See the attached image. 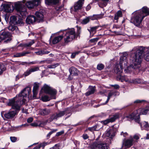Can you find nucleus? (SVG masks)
I'll return each mask as SVG.
<instances>
[{
  "label": "nucleus",
  "instance_id": "47",
  "mask_svg": "<svg viewBox=\"0 0 149 149\" xmlns=\"http://www.w3.org/2000/svg\"><path fill=\"white\" fill-rule=\"evenodd\" d=\"M99 27L98 26H96L94 27H92L91 28L90 30H89V29H88V31L91 32H93V31H95Z\"/></svg>",
  "mask_w": 149,
  "mask_h": 149
},
{
  "label": "nucleus",
  "instance_id": "11",
  "mask_svg": "<svg viewBox=\"0 0 149 149\" xmlns=\"http://www.w3.org/2000/svg\"><path fill=\"white\" fill-rule=\"evenodd\" d=\"M139 111V109L137 111H135L132 114L126 116L127 119L129 120L134 119L136 122L139 123L140 122L139 114L137 113V112Z\"/></svg>",
  "mask_w": 149,
  "mask_h": 149
},
{
  "label": "nucleus",
  "instance_id": "22",
  "mask_svg": "<svg viewBox=\"0 0 149 149\" xmlns=\"http://www.w3.org/2000/svg\"><path fill=\"white\" fill-rule=\"evenodd\" d=\"M11 6V5L9 3L3 4L2 7L3 8L4 10L6 12H10L12 11Z\"/></svg>",
  "mask_w": 149,
  "mask_h": 149
},
{
  "label": "nucleus",
  "instance_id": "10",
  "mask_svg": "<svg viewBox=\"0 0 149 149\" xmlns=\"http://www.w3.org/2000/svg\"><path fill=\"white\" fill-rule=\"evenodd\" d=\"M116 78L117 80L120 81H125L126 82L133 83H139V79H127L125 76H123L122 74H117Z\"/></svg>",
  "mask_w": 149,
  "mask_h": 149
},
{
  "label": "nucleus",
  "instance_id": "15",
  "mask_svg": "<svg viewBox=\"0 0 149 149\" xmlns=\"http://www.w3.org/2000/svg\"><path fill=\"white\" fill-rule=\"evenodd\" d=\"M94 148L95 149H107V146L105 143H94L93 144Z\"/></svg>",
  "mask_w": 149,
  "mask_h": 149
},
{
  "label": "nucleus",
  "instance_id": "63",
  "mask_svg": "<svg viewBox=\"0 0 149 149\" xmlns=\"http://www.w3.org/2000/svg\"><path fill=\"white\" fill-rule=\"evenodd\" d=\"M114 28L116 29H120V30H121L122 29L120 26L117 25H115L114 26Z\"/></svg>",
  "mask_w": 149,
  "mask_h": 149
},
{
  "label": "nucleus",
  "instance_id": "42",
  "mask_svg": "<svg viewBox=\"0 0 149 149\" xmlns=\"http://www.w3.org/2000/svg\"><path fill=\"white\" fill-rule=\"evenodd\" d=\"M143 53H144V54H145V53L146 54L144 57L145 60L148 61H149V51H148L147 52H146L144 50Z\"/></svg>",
  "mask_w": 149,
  "mask_h": 149
},
{
  "label": "nucleus",
  "instance_id": "3",
  "mask_svg": "<svg viewBox=\"0 0 149 149\" xmlns=\"http://www.w3.org/2000/svg\"><path fill=\"white\" fill-rule=\"evenodd\" d=\"M149 15V9L144 7L142 10L138 12L137 15L134 18L133 23L136 26H139L143 18L147 15Z\"/></svg>",
  "mask_w": 149,
  "mask_h": 149
},
{
  "label": "nucleus",
  "instance_id": "35",
  "mask_svg": "<svg viewBox=\"0 0 149 149\" xmlns=\"http://www.w3.org/2000/svg\"><path fill=\"white\" fill-rule=\"evenodd\" d=\"M101 127H100L97 124L93 127H88V130L91 131L92 132L93 131H97L99 130Z\"/></svg>",
  "mask_w": 149,
  "mask_h": 149
},
{
  "label": "nucleus",
  "instance_id": "60",
  "mask_svg": "<svg viewBox=\"0 0 149 149\" xmlns=\"http://www.w3.org/2000/svg\"><path fill=\"white\" fill-rule=\"evenodd\" d=\"M121 135H123L124 137H125L128 135V134L126 132H122L121 133Z\"/></svg>",
  "mask_w": 149,
  "mask_h": 149
},
{
  "label": "nucleus",
  "instance_id": "46",
  "mask_svg": "<svg viewBox=\"0 0 149 149\" xmlns=\"http://www.w3.org/2000/svg\"><path fill=\"white\" fill-rule=\"evenodd\" d=\"M16 27L12 25H10L8 27V29L9 30L13 31H14L16 28Z\"/></svg>",
  "mask_w": 149,
  "mask_h": 149
},
{
  "label": "nucleus",
  "instance_id": "30",
  "mask_svg": "<svg viewBox=\"0 0 149 149\" xmlns=\"http://www.w3.org/2000/svg\"><path fill=\"white\" fill-rule=\"evenodd\" d=\"M100 1L98 3L99 7L103 8L104 6H105L107 4V2L109 0H100Z\"/></svg>",
  "mask_w": 149,
  "mask_h": 149
},
{
  "label": "nucleus",
  "instance_id": "53",
  "mask_svg": "<svg viewBox=\"0 0 149 149\" xmlns=\"http://www.w3.org/2000/svg\"><path fill=\"white\" fill-rule=\"evenodd\" d=\"M6 125L7 126H8V127H7L5 126V125H3V127L4 128V129L6 130H9V129L10 128V124L9 123H7Z\"/></svg>",
  "mask_w": 149,
  "mask_h": 149
},
{
  "label": "nucleus",
  "instance_id": "6",
  "mask_svg": "<svg viewBox=\"0 0 149 149\" xmlns=\"http://www.w3.org/2000/svg\"><path fill=\"white\" fill-rule=\"evenodd\" d=\"M25 0H23L22 3H24ZM15 6L16 9L18 13H19L22 16H25L27 13L26 8L22 3L21 1H19L15 3Z\"/></svg>",
  "mask_w": 149,
  "mask_h": 149
},
{
  "label": "nucleus",
  "instance_id": "13",
  "mask_svg": "<svg viewBox=\"0 0 149 149\" xmlns=\"http://www.w3.org/2000/svg\"><path fill=\"white\" fill-rule=\"evenodd\" d=\"M42 89L44 91L45 93L48 94L50 95H55L56 93V91L55 89L46 84L44 85Z\"/></svg>",
  "mask_w": 149,
  "mask_h": 149
},
{
  "label": "nucleus",
  "instance_id": "57",
  "mask_svg": "<svg viewBox=\"0 0 149 149\" xmlns=\"http://www.w3.org/2000/svg\"><path fill=\"white\" fill-rule=\"evenodd\" d=\"M59 145L57 144H56L54 147L51 148L50 149H59Z\"/></svg>",
  "mask_w": 149,
  "mask_h": 149
},
{
  "label": "nucleus",
  "instance_id": "5",
  "mask_svg": "<svg viewBox=\"0 0 149 149\" xmlns=\"http://www.w3.org/2000/svg\"><path fill=\"white\" fill-rule=\"evenodd\" d=\"M9 102L8 103V106H12V108L13 109L10 110L7 113H5V111H3L1 112V114L2 117L4 120H7L8 119H12L17 114L20 108L17 109L15 107H14L13 105H9Z\"/></svg>",
  "mask_w": 149,
  "mask_h": 149
},
{
  "label": "nucleus",
  "instance_id": "54",
  "mask_svg": "<svg viewBox=\"0 0 149 149\" xmlns=\"http://www.w3.org/2000/svg\"><path fill=\"white\" fill-rule=\"evenodd\" d=\"M64 133V131L63 130H62L60 132H58L56 133V136H59L63 134Z\"/></svg>",
  "mask_w": 149,
  "mask_h": 149
},
{
  "label": "nucleus",
  "instance_id": "16",
  "mask_svg": "<svg viewBox=\"0 0 149 149\" xmlns=\"http://www.w3.org/2000/svg\"><path fill=\"white\" fill-rule=\"evenodd\" d=\"M84 0H79L74 6V11H77L81 9L84 3Z\"/></svg>",
  "mask_w": 149,
  "mask_h": 149
},
{
  "label": "nucleus",
  "instance_id": "41",
  "mask_svg": "<svg viewBox=\"0 0 149 149\" xmlns=\"http://www.w3.org/2000/svg\"><path fill=\"white\" fill-rule=\"evenodd\" d=\"M34 42L33 41H32L30 42L24 44H20L19 46L22 47V46H24V47H30L31 46L32 44H33V43H34Z\"/></svg>",
  "mask_w": 149,
  "mask_h": 149
},
{
  "label": "nucleus",
  "instance_id": "17",
  "mask_svg": "<svg viewBox=\"0 0 149 149\" xmlns=\"http://www.w3.org/2000/svg\"><path fill=\"white\" fill-rule=\"evenodd\" d=\"M39 70L38 67H34L31 68H29L25 72L24 75L25 76H27L29 75L31 72L37 71Z\"/></svg>",
  "mask_w": 149,
  "mask_h": 149
},
{
  "label": "nucleus",
  "instance_id": "40",
  "mask_svg": "<svg viewBox=\"0 0 149 149\" xmlns=\"http://www.w3.org/2000/svg\"><path fill=\"white\" fill-rule=\"evenodd\" d=\"M116 92H110V93H109L108 94V98L107 99V100L105 103L103 104H106L107 103H108L110 99V98L112 96V95H113Z\"/></svg>",
  "mask_w": 149,
  "mask_h": 149
},
{
  "label": "nucleus",
  "instance_id": "44",
  "mask_svg": "<svg viewBox=\"0 0 149 149\" xmlns=\"http://www.w3.org/2000/svg\"><path fill=\"white\" fill-rule=\"evenodd\" d=\"M104 67V65L102 63H99L97 64V68L99 70H101L103 69Z\"/></svg>",
  "mask_w": 149,
  "mask_h": 149
},
{
  "label": "nucleus",
  "instance_id": "59",
  "mask_svg": "<svg viewBox=\"0 0 149 149\" xmlns=\"http://www.w3.org/2000/svg\"><path fill=\"white\" fill-rule=\"evenodd\" d=\"M82 137L84 139H86L88 138V136L87 134H83Z\"/></svg>",
  "mask_w": 149,
  "mask_h": 149
},
{
  "label": "nucleus",
  "instance_id": "20",
  "mask_svg": "<svg viewBox=\"0 0 149 149\" xmlns=\"http://www.w3.org/2000/svg\"><path fill=\"white\" fill-rule=\"evenodd\" d=\"M36 19L35 16L30 15L28 17L26 20V22L29 24H32L35 22Z\"/></svg>",
  "mask_w": 149,
  "mask_h": 149
},
{
  "label": "nucleus",
  "instance_id": "33",
  "mask_svg": "<svg viewBox=\"0 0 149 149\" xmlns=\"http://www.w3.org/2000/svg\"><path fill=\"white\" fill-rule=\"evenodd\" d=\"M133 139L132 138L128 139L126 141L125 143V146L127 147H130L133 144Z\"/></svg>",
  "mask_w": 149,
  "mask_h": 149
},
{
  "label": "nucleus",
  "instance_id": "37",
  "mask_svg": "<svg viewBox=\"0 0 149 149\" xmlns=\"http://www.w3.org/2000/svg\"><path fill=\"white\" fill-rule=\"evenodd\" d=\"M92 20L95 19H98L102 18L103 17V14L94 15L93 16H91Z\"/></svg>",
  "mask_w": 149,
  "mask_h": 149
},
{
  "label": "nucleus",
  "instance_id": "50",
  "mask_svg": "<svg viewBox=\"0 0 149 149\" xmlns=\"http://www.w3.org/2000/svg\"><path fill=\"white\" fill-rule=\"evenodd\" d=\"M146 101L144 100H137L134 101V103H140L142 102H145Z\"/></svg>",
  "mask_w": 149,
  "mask_h": 149
},
{
  "label": "nucleus",
  "instance_id": "4",
  "mask_svg": "<svg viewBox=\"0 0 149 149\" xmlns=\"http://www.w3.org/2000/svg\"><path fill=\"white\" fill-rule=\"evenodd\" d=\"M128 57V54L126 53L124 54L120 58L119 64H117L115 65L114 68V70L115 73L117 74H122L123 72V66H127V58Z\"/></svg>",
  "mask_w": 149,
  "mask_h": 149
},
{
  "label": "nucleus",
  "instance_id": "29",
  "mask_svg": "<svg viewBox=\"0 0 149 149\" xmlns=\"http://www.w3.org/2000/svg\"><path fill=\"white\" fill-rule=\"evenodd\" d=\"M71 75H77L78 74V70L74 67H72L69 70Z\"/></svg>",
  "mask_w": 149,
  "mask_h": 149
},
{
  "label": "nucleus",
  "instance_id": "55",
  "mask_svg": "<svg viewBox=\"0 0 149 149\" xmlns=\"http://www.w3.org/2000/svg\"><path fill=\"white\" fill-rule=\"evenodd\" d=\"M149 111V110L148 109H144L142 111V114L146 115Z\"/></svg>",
  "mask_w": 149,
  "mask_h": 149
},
{
  "label": "nucleus",
  "instance_id": "7",
  "mask_svg": "<svg viewBox=\"0 0 149 149\" xmlns=\"http://www.w3.org/2000/svg\"><path fill=\"white\" fill-rule=\"evenodd\" d=\"M75 36V32L74 29H71L67 30L64 37L65 43L67 44L71 41L74 38Z\"/></svg>",
  "mask_w": 149,
  "mask_h": 149
},
{
  "label": "nucleus",
  "instance_id": "36",
  "mask_svg": "<svg viewBox=\"0 0 149 149\" xmlns=\"http://www.w3.org/2000/svg\"><path fill=\"white\" fill-rule=\"evenodd\" d=\"M92 18L91 16L86 17L83 19L81 23L83 24H86L89 22L90 19L92 20Z\"/></svg>",
  "mask_w": 149,
  "mask_h": 149
},
{
  "label": "nucleus",
  "instance_id": "12",
  "mask_svg": "<svg viewBox=\"0 0 149 149\" xmlns=\"http://www.w3.org/2000/svg\"><path fill=\"white\" fill-rule=\"evenodd\" d=\"M120 116V114L118 113L110 115L109 118L103 121V123L104 125H106L109 123L113 122L115 121L116 119L119 118Z\"/></svg>",
  "mask_w": 149,
  "mask_h": 149
},
{
  "label": "nucleus",
  "instance_id": "62",
  "mask_svg": "<svg viewBox=\"0 0 149 149\" xmlns=\"http://www.w3.org/2000/svg\"><path fill=\"white\" fill-rule=\"evenodd\" d=\"M134 138L136 140H138L139 139V136L138 135H135L134 136Z\"/></svg>",
  "mask_w": 149,
  "mask_h": 149
},
{
  "label": "nucleus",
  "instance_id": "45",
  "mask_svg": "<svg viewBox=\"0 0 149 149\" xmlns=\"http://www.w3.org/2000/svg\"><path fill=\"white\" fill-rule=\"evenodd\" d=\"M6 69V68L3 64H0V75L2 74L4 71Z\"/></svg>",
  "mask_w": 149,
  "mask_h": 149
},
{
  "label": "nucleus",
  "instance_id": "31",
  "mask_svg": "<svg viewBox=\"0 0 149 149\" xmlns=\"http://www.w3.org/2000/svg\"><path fill=\"white\" fill-rule=\"evenodd\" d=\"M95 91V87L90 86L89 87L88 91L86 93V96L93 94Z\"/></svg>",
  "mask_w": 149,
  "mask_h": 149
},
{
  "label": "nucleus",
  "instance_id": "19",
  "mask_svg": "<svg viewBox=\"0 0 149 149\" xmlns=\"http://www.w3.org/2000/svg\"><path fill=\"white\" fill-rule=\"evenodd\" d=\"M105 134L106 136L112 138L115 136V132L113 129H109L107 130Z\"/></svg>",
  "mask_w": 149,
  "mask_h": 149
},
{
  "label": "nucleus",
  "instance_id": "28",
  "mask_svg": "<svg viewBox=\"0 0 149 149\" xmlns=\"http://www.w3.org/2000/svg\"><path fill=\"white\" fill-rule=\"evenodd\" d=\"M59 1V0H45V4L48 5L56 4Z\"/></svg>",
  "mask_w": 149,
  "mask_h": 149
},
{
  "label": "nucleus",
  "instance_id": "2",
  "mask_svg": "<svg viewBox=\"0 0 149 149\" xmlns=\"http://www.w3.org/2000/svg\"><path fill=\"white\" fill-rule=\"evenodd\" d=\"M144 50L146 52L149 51V47H134L132 50V51H136L132 58L134 66L136 67L137 69H139L140 64L142 61Z\"/></svg>",
  "mask_w": 149,
  "mask_h": 149
},
{
  "label": "nucleus",
  "instance_id": "52",
  "mask_svg": "<svg viewBox=\"0 0 149 149\" xmlns=\"http://www.w3.org/2000/svg\"><path fill=\"white\" fill-rule=\"evenodd\" d=\"M80 52H77L74 53H73L72 54L71 56V57L72 58H74L75 57V56L78 54Z\"/></svg>",
  "mask_w": 149,
  "mask_h": 149
},
{
  "label": "nucleus",
  "instance_id": "26",
  "mask_svg": "<svg viewBox=\"0 0 149 149\" xmlns=\"http://www.w3.org/2000/svg\"><path fill=\"white\" fill-rule=\"evenodd\" d=\"M35 14L37 16V19L38 20L40 21L43 20L44 18L43 12L40 10L39 11L36 12L35 13Z\"/></svg>",
  "mask_w": 149,
  "mask_h": 149
},
{
  "label": "nucleus",
  "instance_id": "51",
  "mask_svg": "<svg viewBox=\"0 0 149 149\" xmlns=\"http://www.w3.org/2000/svg\"><path fill=\"white\" fill-rule=\"evenodd\" d=\"M10 139L11 141L13 142H15L17 139L16 137L15 136H11L10 137Z\"/></svg>",
  "mask_w": 149,
  "mask_h": 149
},
{
  "label": "nucleus",
  "instance_id": "14",
  "mask_svg": "<svg viewBox=\"0 0 149 149\" xmlns=\"http://www.w3.org/2000/svg\"><path fill=\"white\" fill-rule=\"evenodd\" d=\"M41 0H33L29 1L26 3V5L29 8H32L34 6H38L40 3Z\"/></svg>",
  "mask_w": 149,
  "mask_h": 149
},
{
  "label": "nucleus",
  "instance_id": "49",
  "mask_svg": "<svg viewBox=\"0 0 149 149\" xmlns=\"http://www.w3.org/2000/svg\"><path fill=\"white\" fill-rule=\"evenodd\" d=\"M23 24V21L21 19L18 18L17 20V23L16 24L21 25L22 24Z\"/></svg>",
  "mask_w": 149,
  "mask_h": 149
},
{
  "label": "nucleus",
  "instance_id": "23",
  "mask_svg": "<svg viewBox=\"0 0 149 149\" xmlns=\"http://www.w3.org/2000/svg\"><path fill=\"white\" fill-rule=\"evenodd\" d=\"M63 38V36L62 35L55 37L52 40L53 44H55L58 43L61 41Z\"/></svg>",
  "mask_w": 149,
  "mask_h": 149
},
{
  "label": "nucleus",
  "instance_id": "25",
  "mask_svg": "<svg viewBox=\"0 0 149 149\" xmlns=\"http://www.w3.org/2000/svg\"><path fill=\"white\" fill-rule=\"evenodd\" d=\"M31 52H23L20 53H17L13 55V57H19L25 56L27 54H29Z\"/></svg>",
  "mask_w": 149,
  "mask_h": 149
},
{
  "label": "nucleus",
  "instance_id": "39",
  "mask_svg": "<svg viewBox=\"0 0 149 149\" xmlns=\"http://www.w3.org/2000/svg\"><path fill=\"white\" fill-rule=\"evenodd\" d=\"M35 53L38 55H42L44 54H48L49 53V52L46 50H40L36 52Z\"/></svg>",
  "mask_w": 149,
  "mask_h": 149
},
{
  "label": "nucleus",
  "instance_id": "38",
  "mask_svg": "<svg viewBox=\"0 0 149 149\" xmlns=\"http://www.w3.org/2000/svg\"><path fill=\"white\" fill-rule=\"evenodd\" d=\"M17 18L14 16H11L10 18V23L13 24L14 25L16 24L17 23Z\"/></svg>",
  "mask_w": 149,
  "mask_h": 149
},
{
  "label": "nucleus",
  "instance_id": "43",
  "mask_svg": "<svg viewBox=\"0 0 149 149\" xmlns=\"http://www.w3.org/2000/svg\"><path fill=\"white\" fill-rule=\"evenodd\" d=\"M47 145V143H41L40 145L36 146L33 149H39L41 147H42L44 148L45 146Z\"/></svg>",
  "mask_w": 149,
  "mask_h": 149
},
{
  "label": "nucleus",
  "instance_id": "58",
  "mask_svg": "<svg viewBox=\"0 0 149 149\" xmlns=\"http://www.w3.org/2000/svg\"><path fill=\"white\" fill-rule=\"evenodd\" d=\"M33 119L32 117L28 118L27 120V122L28 123H31L33 121Z\"/></svg>",
  "mask_w": 149,
  "mask_h": 149
},
{
  "label": "nucleus",
  "instance_id": "61",
  "mask_svg": "<svg viewBox=\"0 0 149 149\" xmlns=\"http://www.w3.org/2000/svg\"><path fill=\"white\" fill-rule=\"evenodd\" d=\"M111 86L115 88L118 89L119 88V86L118 85L115 84L114 85H112Z\"/></svg>",
  "mask_w": 149,
  "mask_h": 149
},
{
  "label": "nucleus",
  "instance_id": "27",
  "mask_svg": "<svg viewBox=\"0 0 149 149\" xmlns=\"http://www.w3.org/2000/svg\"><path fill=\"white\" fill-rule=\"evenodd\" d=\"M39 87V84H38L36 83H34L33 90V97L36 96Z\"/></svg>",
  "mask_w": 149,
  "mask_h": 149
},
{
  "label": "nucleus",
  "instance_id": "24",
  "mask_svg": "<svg viewBox=\"0 0 149 149\" xmlns=\"http://www.w3.org/2000/svg\"><path fill=\"white\" fill-rule=\"evenodd\" d=\"M136 67L134 66V65H131L127 67L126 69L125 70V71L126 73H128L134 70H139V69L136 68Z\"/></svg>",
  "mask_w": 149,
  "mask_h": 149
},
{
  "label": "nucleus",
  "instance_id": "34",
  "mask_svg": "<svg viewBox=\"0 0 149 149\" xmlns=\"http://www.w3.org/2000/svg\"><path fill=\"white\" fill-rule=\"evenodd\" d=\"M50 112V110L49 109H44L40 111V113L42 115H45L49 114Z\"/></svg>",
  "mask_w": 149,
  "mask_h": 149
},
{
  "label": "nucleus",
  "instance_id": "1",
  "mask_svg": "<svg viewBox=\"0 0 149 149\" xmlns=\"http://www.w3.org/2000/svg\"><path fill=\"white\" fill-rule=\"evenodd\" d=\"M31 89L29 87H27L22 91L18 95L9 100V105H13L14 107L17 109L20 107L21 101L22 103L25 101V98L29 96L31 93Z\"/></svg>",
  "mask_w": 149,
  "mask_h": 149
},
{
  "label": "nucleus",
  "instance_id": "56",
  "mask_svg": "<svg viewBox=\"0 0 149 149\" xmlns=\"http://www.w3.org/2000/svg\"><path fill=\"white\" fill-rule=\"evenodd\" d=\"M92 4V3H91L89 4L86 7V10L87 11H88L91 8V4Z\"/></svg>",
  "mask_w": 149,
  "mask_h": 149
},
{
  "label": "nucleus",
  "instance_id": "18",
  "mask_svg": "<svg viewBox=\"0 0 149 149\" xmlns=\"http://www.w3.org/2000/svg\"><path fill=\"white\" fill-rule=\"evenodd\" d=\"M50 97H49L47 95H45L42 96L41 97V100L44 102H47L49 101L52 99H55L56 97L55 95H50Z\"/></svg>",
  "mask_w": 149,
  "mask_h": 149
},
{
  "label": "nucleus",
  "instance_id": "8",
  "mask_svg": "<svg viewBox=\"0 0 149 149\" xmlns=\"http://www.w3.org/2000/svg\"><path fill=\"white\" fill-rule=\"evenodd\" d=\"M70 113V111L67 108L63 111H60L58 113H56L53 114L50 117V119L51 121L57 119L58 118L61 117L64 115H67Z\"/></svg>",
  "mask_w": 149,
  "mask_h": 149
},
{
  "label": "nucleus",
  "instance_id": "64",
  "mask_svg": "<svg viewBox=\"0 0 149 149\" xmlns=\"http://www.w3.org/2000/svg\"><path fill=\"white\" fill-rule=\"evenodd\" d=\"M30 125L33 127H36L38 125L36 123H31L30 124Z\"/></svg>",
  "mask_w": 149,
  "mask_h": 149
},
{
  "label": "nucleus",
  "instance_id": "21",
  "mask_svg": "<svg viewBox=\"0 0 149 149\" xmlns=\"http://www.w3.org/2000/svg\"><path fill=\"white\" fill-rule=\"evenodd\" d=\"M140 126L142 130H149V125L147 122H143L140 124Z\"/></svg>",
  "mask_w": 149,
  "mask_h": 149
},
{
  "label": "nucleus",
  "instance_id": "48",
  "mask_svg": "<svg viewBox=\"0 0 149 149\" xmlns=\"http://www.w3.org/2000/svg\"><path fill=\"white\" fill-rule=\"evenodd\" d=\"M99 39V38H98L92 39L90 40L89 42L90 43H95L96 42L98 41Z\"/></svg>",
  "mask_w": 149,
  "mask_h": 149
},
{
  "label": "nucleus",
  "instance_id": "32",
  "mask_svg": "<svg viewBox=\"0 0 149 149\" xmlns=\"http://www.w3.org/2000/svg\"><path fill=\"white\" fill-rule=\"evenodd\" d=\"M122 16V13L121 11L119 10L117 11V13L115 14L114 17V20H116L117 22H118V19L119 17H121Z\"/></svg>",
  "mask_w": 149,
  "mask_h": 149
},
{
  "label": "nucleus",
  "instance_id": "9",
  "mask_svg": "<svg viewBox=\"0 0 149 149\" xmlns=\"http://www.w3.org/2000/svg\"><path fill=\"white\" fill-rule=\"evenodd\" d=\"M11 34L8 32L3 31L0 33V42L4 40V42H8L11 40Z\"/></svg>",
  "mask_w": 149,
  "mask_h": 149
}]
</instances>
